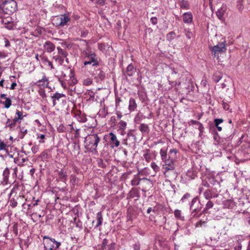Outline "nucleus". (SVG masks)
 Instances as JSON below:
<instances>
[{
  "label": "nucleus",
  "mask_w": 250,
  "mask_h": 250,
  "mask_svg": "<svg viewBox=\"0 0 250 250\" xmlns=\"http://www.w3.org/2000/svg\"><path fill=\"white\" fill-rule=\"evenodd\" d=\"M107 243V240L106 239H104L102 243V246L103 247H105Z\"/></svg>",
  "instance_id": "nucleus-47"
},
{
  "label": "nucleus",
  "mask_w": 250,
  "mask_h": 250,
  "mask_svg": "<svg viewBox=\"0 0 250 250\" xmlns=\"http://www.w3.org/2000/svg\"><path fill=\"white\" fill-rule=\"evenodd\" d=\"M53 59H55L56 61H57L58 60L60 59L59 58L57 57H54Z\"/></svg>",
  "instance_id": "nucleus-58"
},
{
  "label": "nucleus",
  "mask_w": 250,
  "mask_h": 250,
  "mask_svg": "<svg viewBox=\"0 0 250 250\" xmlns=\"http://www.w3.org/2000/svg\"><path fill=\"white\" fill-rule=\"evenodd\" d=\"M217 127V130L219 131H221L222 130V127L221 126H219V125L218 126H216Z\"/></svg>",
  "instance_id": "nucleus-53"
},
{
  "label": "nucleus",
  "mask_w": 250,
  "mask_h": 250,
  "mask_svg": "<svg viewBox=\"0 0 250 250\" xmlns=\"http://www.w3.org/2000/svg\"><path fill=\"white\" fill-rule=\"evenodd\" d=\"M3 104L5 108H8L11 105V100L9 98H5V101L3 102Z\"/></svg>",
  "instance_id": "nucleus-21"
},
{
  "label": "nucleus",
  "mask_w": 250,
  "mask_h": 250,
  "mask_svg": "<svg viewBox=\"0 0 250 250\" xmlns=\"http://www.w3.org/2000/svg\"><path fill=\"white\" fill-rule=\"evenodd\" d=\"M65 97V95L63 94H61L59 93H56L52 97V99H53V105L55 106L56 103V100H59L62 97Z\"/></svg>",
  "instance_id": "nucleus-14"
},
{
  "label": "nucleus",
  "mask_w": 250,
  "mask_h": 250,
  "mask_svg": "<svg viewBox=\"0 0 250 250\" xmlns=\"http://www.w3.org/2000/svg\"><path fill=\"white\" fill-rule=\"evenodd\" d=\"M70 77L71 79V82L70 83V84L71 85L75 84L77 83V81L75 78L73 77V73L72 72V70H70Z\"/></svg>",
  "instance_id": "nucleus-19"
},
{
  "label": "nucleus",
  "mask_w": 250,
  "mask_h": 250,
  "mask_svg": "<svg viewBox=\"0 0 250 250\" xmlns=\"http://www.w3.org/2000/svg\"><path fill=\"white\" fill-rule=\"evenodd\" d=\"M100 141L97 134H92L87 136L84 140L85 148L91 151H96L98 143Z\"/></svg>",
  "instance_id": "nucleus-1"
},
{
  "label": "nucleus",
  "mask_w": 250,
  "mask_h": 250,
  "mask_svg": "<svg viewBox=\"0 0 250 250\" xmlns=\"http://www.w3.org/2000/svg\"><path fill=\"white\" fill-rule=\"evenodd\" d=\"M211 51L214 56L217 58L219 57V55L223 53L226 52L227 48L226 46V42H223L217 44L214 46L210 47Z\"/></svg>",
  "instance_id": "nucleus-4"
},
{
  "label": "nucleus",
  "mask_w": 250,
  "mask_h": 250,
  "mask_svg": "<svg viewBox=\"0 0 250 250\" xmlns=\"http://www.w3.org/2000/svg\"><path fill=\"white\" fill-rule=\"evenodd\" d=\"M36 59L38 60V55L36 56Z\"/></svg>",
  "instance_id": "nucleus-62"
},
{
  "label": "nucleus",
  "mask_w": 250,
  "mask_h": 250,
  "mask_svg": "<svg viewBox=\"0 0 250 250\" xmlns=\"http://www.w3.org/2000/svg\"><path fill=\"white\" fill-rule=\"evenodd\" d=\"M141 130H146V129L147 128V126L144 124L141 125Z\"/></svg>",
  "instance_id": "nucleus-49"
},
{
  "label": "nucleus",
  "mask_w": 250,
  "mask_h": 250,
  "mask_svg": "<svg viewBox=\"0 0 250 250\" xmlns=\"http://www.w3.org/2000/svg\"><path fill=\"white\" fill-rule=\"evenodd\" d=\"M0 98L5 99V98H7V97H6V95L5 94H2L0 95Z\"/></svg>",
  "instance_id": "nucleus-51"
},
{
  "label": "nucleus",
  "mask_w": 250,
  "mask_h": 250,
  "mask_svg": "<svg viewBox=\"0 0 250 250\" xmlns=\"http://www.w3.org/2000/svg\"><path fill=\"white\" fill-rule=\"evenodd\" d=\"M117 116L119 119H121L122 117V115L121 114H117Z\"/></svg>",
  "instance_id": "nucleus-54"
},
{
  "label": "nucleus",
  "mask_w": 250,
  "mask_h": 250,
  "mask_svg": "<svg viewBox=\"0 0 250 250\" xmlns=\"http://www.w3.org/2000/svg\"><path fill=\"white\" fill-rule=\"evenodd\" d=\"M198 125H199L198 128H199V131H200V132H202L203 131V129H204V127H203V125L200 123H198Z\"/></svg>",
  "instance_id": "nucleus-40"
},
{
  "label": "nucleus",
  "mask_w": 250,
  "mask_h": 250,
  "mask_svg": "<svg viewBox=\"0 0 250 250\" xmlns=\"http://www.w3.org/2000/svg\"><path fill=\"white\" fill-rule=\"evenodd\" d=\"M57 50L58 51V54L60 55H62V57L65 58L66 57L67 53L64 51H63L61 47H58Z\"/></svg>",
  "instance_id": "nucleus-22"
},
{
  "label": "nucleus",
  "mask_w": 250,
  "mask_h": 250,
  "mask_svg": "<svg viewBox=\"0 0 250 250\" xmlns=\"http://www.w3.org/2000/svg\"><path fill=\"white\" fill-rule=\"evenodd\" d=\"M223 122L222 119H216L214 120L215 124L216 126H218L220 124Z\"/></svg>",
  "instance_id": "nucleus-32"
},
{
  "label": "nucleus",
  "mask_w": 250,
  "mask_h": 250,
  "mask_svg": "<svg viewBox=\"0 0 250 250\" xmlns=\"http://www.w3.org/2000/svg\"><path fill=\"white\" fill-rule=\"evenodd\" d=\"M2 22L4 24L6 25V24H8L9 23L11 22L12 21H9L8 18H6V19H4L2 20Z\"/></svg>",
  "instance_id": "nucleus-39"
},
{
  "label": "nucleus",
  "mask_w": 250,
  "mask_h": 250,
  "mask_svg": "<svg viewBox=\"0 0 250 250\" xmlns=\"http://www.w3.org/2000/svg\"><path fill=\"white\" fill-rule=\"evenodd\" d=\"M151 167L155 172H157L159 170V167L154 162H152L151 163Z\"/></svg>",
  "instance_id": "nucleus-24"
},
{
  "label": "nucleus",
  "mask_w": 250,
  "mask_h": 250,
  "mask_svg": "<svg viewBox=\"0 0 250 250\" xmlns=\"http://www.w3.org/2000/svg\"><path fill=\"white\" fill-rule=\"evenodd\" d=\"M177 153L176 149H171L169 152V158L174 160L176 158Z\"/></svg>",
  "instance_id": "nucleus-18"
},
{
  "label": "nucleus",
  "mask_w": 250,
  "mask_h": 250,
  "mask_svg": "<svg viewBox=\"0 0 250 250\" xmlns=\"http://www.w3.org/2000/svg\"><path fill=\"white\" fill-rule=\"evenodd\" d=\"M48 83V80L45 76H44L41 80H39L37 82L38 85L42 88L47 87Z\"/></svg>",
  "instance_id": "nucleus-11"
},
{
  "label": "nucleus",
  "mask_w": 250,
  "mask_h": 250,
  "mask_svg": "<svg viewBox=\"0 0 250 250\" xmlns=\"http://www.w3.org/2000/svg\"><path fill=\"white\" fill-rule=\"evenodd\" d=\"M108 135L110 137V142L111 147L114 148V147L119 146L120 145V141L117 139L116 136L112 132L109 133Z\"/></svg>",
  "instance_id": "nucleus-9"
},
{
  "label": "nucleus",
  "mask_w": 250,
  "mask_h": 250,
  "mask_svg": "<svg viewBox=\"0 0 250 250\" xmlns=\"http://www.w3.org/2000/svg\"><path fill=\"white\" fill-rule=\"evenodd\" d=\"M119 128H120V129H121L122 130H124L125 129V128H126V123L125 122V121H121L119 123Z\"/></svg>",
  "instance_id": "nucleus-23"
},
{
  "label": "nucleus",
  "mask_w": 250,
  "mask_h": 250,
  "mask_svg": "<svg viewBox=\"0 0 250 250\" xmlns=\"http://www.w3.org/2000/svg\"><path fill=\"white\" fill-rule=\"evenodd\" d=\"M221 76L220 75H217V74L214 75L213 77V80L216 83L220 81V80L221 79Z\"/></svg>",
  "instance_id": "nucleus-30"
},
{
  "label": "nucleus",
  "mask_w": 250,
  "mask_h": 250,
  "mask_svg": "<svg viewBox=\"0 0 250 250\" xmlns=\"http://www.w3.org/2000/svg\"><path fill=\"white\" fill-rule=\"evenodd\" d=\"M115 244H111L109 245L108 250H114Z\"/></svg>",
  "instance_id": "nucleus-43"
},
{
  "label": "nucleus",
  "mask_w": 250,
  "mask_h": 250,
  "mask_svg": "<svg viewBox=\"0 0 250 250\" xmlns=\"http://www.w3.org/2000/svg\"><path fill=\"white\" fill-rule=\"evenodd\" d=\"M174 214L175 217L181 221L184 220V217L182 214V211L179 209H175L174 211Z\"/></svg>",
  "instance_id": "nucleus-15"
},
{
  "label": "nucleus",
  "mask_w": 250,
  "mask_h": 250,
  "mask_svg": "<svg viewBox=\"0 0 250 250\" xmlns=\"http://www.w3.org/2000/svg\"><path fill=\"white\" fill-rule=\"evenodd\" d=\"M190 122L193 125H194V124H198V123H199L198 122H197L196 121H194V120H191Z\"/></svg>",
  "instance_id": "nucleus-50"
},
{
  "label": "nucleus",
  "mask_w": 250,
  "mask_h": 250,
  "mask_svg": "<svg viewBox=\"0 0 250 250\" xmlns=\"http://www.w3.org/2000/svg\"><path fill=\"white\" fill-rule=\"evenodd\" d=\"M7 56V54L5 52H4V51L0 52V59H4V58H6Z\"/></svg>",
  "instance_id": "nucleus-34"
},
{
  "label": "nucleus",
  "mask_w": 250,
  "mask_h": 250,
  "mask_svg": "<svg viewBox=\"0 0 250 250\" xmlns=\"http://www.w3.org/2000/svg\"><path fill=\"white\" fill-rule=\"evenodd\" d=\"M10 205L13 208H15L17 205V202L15 199H11L10 201Z\"/></svg>",
  "instance_id": "nucleus-31"
},
{
  "label": "nucleus",
  "mask_w": 250,
  "mask_h": 250,
  "mask_svg": "<svg viewBox=\"0 0 250 250\" xmlns=\"http://www.w3.org/2000/svg\"><path fill=\"white\" fill-rule=\"evenodd\" d=\"M16 115L13 121V123H10V120L8 119V121L6 123V125L9 126L10 127H12L15 125L16 122L20 123L21 121L23 119L24 117L26 116V114L23 115V112L20 111L19 110H17L16 111Z\"/></svg>",
  "instance_id": "nucleus-6"
},
{
  "label": "nucleus",
  "mask_w": 250,
  "mask_h": 250,
  "mask_svg": "<svg viewBox=\"0 0 250 250\" xmlns=\"http://www.w3.org/2000/svg\"><path fill=\"white\" fill-rule=\"evenodd\" d=\"M13 192H14V189H12L11 192V194H12Z\"/></svg>",
  "instance_id": "nucleus-61"
},
{
  "label": "nucleus",
  "mask_w": 250,
  "mask_h": 250,
  "mask_svg": "<svg viewBox=\"0 0 250 250\" xmlns=\"http://www.w3.org/2000/svg\"><path fill=\"white\" fill-rule=\"evenodd\" d=\"M3 82H4V80H2L0 81V86H1V87L3 86Z\"/></svg>",
  "instance_id": "nucleus-52"
},
{
  "label": "nucleus",
  "mask_w": 250,
  "mask_h": 250,
  "mask_svg": "<svg viewBox=\"0 0 250 250\" xmlns=\"http://www.w3.org/2000/svg\"><path fill=\"white\" fill-rule=\"evenodd\" d=\"M0 149L6 150V146L3 142H0Z\"/></svg>",
  "instance_id": "nucleus-33"
},
{
  "label": "nucleus",
  "mask_w": 250,
  "mask_h": 250,
  "mask_svg": "<svg viewBox=\"0 0 250 250\" xmlns=\"http://www.w3.org/2000/svg\"><path fill=\"white\" fill-rule=\"evenodd\" d=\"M97 219L98 221V223L96 225V227H98V226L101 225L102 224L103 217L101 212H99L97 213Z\"/></svg>",
  "instance_id": "nucleus-17"
},
{
  "label": "nucleus",
  "mask_w": 250,
  "mask_h": 250,
  "mask_svg": "<svg viewBox=\"0 0 250 250\" xmlns=\"http://www.w3.org/2000/svg\"><path fill=\"white\" fill-rule=\"evenodd\" d=\"M151 22L154 25H155L157 23V19L156 17H152L150 19Z\"/></svg>",
  "instance_id": "nucleus-36"
},
{
  "label": "nucleus",
  "mask_w": 250,
  "mask_h": 250,
  "mask_svg": "<svg viewBox=\"0 0 250 250\" xmlns=\"http://www.w3.org/2000/svg\"><path fill=\"white\" fill-rule=\"evenodd\" d=\"M38 138H40L41 139V141H39L40 143H43L44 141L43 140L45 138V136L43 134H41L40 135L38 136Z\"/></svg>",
  "instance_id": "nucleus-37"
},
{
  "label": "nucleus",
  "mask_w": 250,
  "mask_h": 250,
  "mask_svg": "<svg viewBox=\"0 0 250 250\" xmlns=\"http://www.w3.org/2000/svg\"><path fill=\"white\" fill-rule=\"evenodd\" d=\"M151 208H148L147 209V213H150V212H151Z\"/></svg>",
  "instance_id": "nucleus-55"
},
{
  "label": "nucleus",
  "mask_w": 250,
  "mask_h": 250,
  "mask_svg": "<svg viewBox=\"0 0 250 250\" xmlns=\"http://www.w3.org/2000/svg\"><path fill=\"white\" fill-rule=\"evenodd\" d=\"M161 158L163 161L167 159V150L164 148H162L160 152Z\"/></svg>",
  "instance_id": "nucleus-20"
},
{
  "label": "nucleus",
  "mask_w": 250,
  "mask_h": 250,
  "mask_svg": "<svg viewBox=\"0 0 250 250\" xmlns=\"http://www.w3.org/2000/svg\"><path fill=\"white\" fill-rule=\"evenodd\" d=\"M183 21L185 23L190 24L192 22L193 16L191 12L184 13L183 15Z\"/></svg>",
  "instance_id": "nucleus-10"
},
{
  "label": "nucleus",
  "mask_w": 250,
  "mask_h": 250,
  "mask_svg": "<svg viewBox=\"0 0 250 250\" xmlns=\"http://www.w3.org/2000/svg\"><path fill=\"white\" fill-rule=\"evenodd\" d=\"M98 63V59L94 53H91L88 55L86 57V60L84 62V64L85 65L92 64V65L94 66L97 65Z\"/></svg>",
  "instance_id": "nucleus-8"
},
{
  "label": "nucleus",
  "mask_w": 250,
  "mask_h": 250,
  "mask_svg": "<svg viewBox=\"0 0 250 250\" xmlns=\"http://www.w3.org/2000/svg\"><path fill=\"white\" fill-rule=\"evenodd\" d=\"M92 80L90 78H87L83 81V84L85 85H90L92 83Z\"/></svg>",
  "instance_id": "nucleus-29"
},
{
  "label": "nucleus",
  "mask_w": 250,
  "mask_h": 250,
  "mask_svg": "<svg viewBox=\"0 0 250 250\" xmlns=\"http://www.w3.org/2000/svg\"><path fill=\"white\" fill-rule=\"evenodd\" d=\"M46 62L47 63V65L51 67V69L53 68V66L52 63V62L48 60L46 61Z\"/></svg>",
  "instance_id": "nucleus-44"
},
{
  "label": "nucleus",
  "mask_w": 250,
  "mask_h": 250,
  "mask_svg": "<svg viewBox=\"0 0 250 250\" xmlns=\"http://www.w3.org/2000/svg\"><path fill=\"white\" fill-rule=\"evenodd\" d=\"M135 249L136 250H139V248L138 247V246H135Z\"/></svg>",
  "instance_id": "nucleus-59"
},
{
  "label": "nucleus",
  "mask_w": 250,
  "mask_h": 250,
  "mask_svg": "<svg viewBox=\"0 0 250 250\" xmlns=\"http://www.w3.org/2000/svg\"><path fill=\"white\" fill-rule=\"evenodd\" d=\"M59 82L61 84V85L63 89H67V85L66 84L65 82L63 80H59Z\"/></svg>",
  "instance_id": "nucleus-28"
},
{
  "label": "nucleus",
  "mask_w": 250,
  "mask_h": 250,
  "mask_svg": "<svg viewBox=\"0 0 250 250\" xmlns=\"http://www.w3.org/2000/svg\"><path fill=\"white\" fill-rule=\"evenodd\" d=\"M213 206V204L212 202L208 201L207 204H206V208L209 209L211 208Z\"/></svg>",
  "instance_id": "nucleus-35"
},
{
  "label": "nucleus",
  "mask_w": 250,
  "mask_h": 250,
  "mask_svg": "<svg viewBox=\"0 0 250 250\" xmlns=\"http://www.w3.org/2000/svg\"><path fill=\"white\" fill-rule=\"evenodd\" d=\"M203 223H204V222H202L201 221H199L196 223V227H201Z\"/></svg>",
  "instance_id": "nucleus-48"
},
{
  "label": "nucleus",
  "mask_w": 250,
  "mask_h": 250,
  "mask_svg": "<svg viewBox=\"0 0 250 250\" xmlns=\"http://www.w3.org/2000/svg\"><path fill=\"white\" fill-rule=\"evenodd\" d=\"M144 158L145 159V160L147 161V162H149L151 159V155L150 154L148 153V151H147L146 152L144 155Z\"/></svg>",
  "instance_id": "nucleus-25"
},
{
  "label": "nucleus",
  "mask_w": 250,
  "mask_h": 250,
  "mask_svg": "<svg viewBox=\"0 0 250 250\" xmlns=\"http://www.w3.org/2000/svg\"><path fill=\"white\" fill-rule=\"evenodd\" d=\"M70 20V18L68 15H61L54 18L53 23L58 26H63L66 25Z\"/></svg>",
  "instance_id": "nucleus-5"
},
{
  "label": "nucleus",
  "mask_w": 250,
  "mask_h": 250,
  "mask_svg": "<svg viewBox=\"0 0 250 250\" xmlns=\"http://www.w3.org/2000/svg\"><path fill=\"white\" fill-rule=\"evenodd\" d=\"M196 201H197V199L194 198L192 201V203L193 204V203L195 202Z\"/></svg>",
  "instance_id": "nucleus-57"
},
{
  "label": "nucleus",
  "mask_w": 250,
  "mask_h": 250,
  "mask_svg": "<svg viewBox=\"0 0 250 250\" xmlns=\"http://www.w3.org/2000/svg\"><path fill=\"white\" fill-rule=\"evenodd\" d=\"M37 205V203H35V204H34V206H35V205Z\"/></svg>",
  "instance_id": "nucleus-64"
},
{
  "label": "nucleus",
  "mask_w": 250,
  "mask_h": 250,
  "mask_svg": "<svg viewBox=\"0 0 250 250\" xmlns=\"http://www.w3.org/2000/svg\"><path fill=\"white\" fill-rule=\"evenodd\" d=\"M186 36L188 39H190L192 36V33L189 31H187Z\"/></svg>",
  "instance_id": "nucleus-38"
},
{
  "label": "nucleus",
  "mask_w": 250,
  "mask_h": 250,
  "mask_svg": "<svg viewBox=\"0 0 250 250\" xmlns=\"http://www.w3.org/2000/svg\"><path fill=\"white\" fill-rule=\"evenodd\" d=\"M86 34V33H83V34L82 35L83 37H84Z\"/></svg>",
  "instance_id": "nucleus-60"
},
{
  "label": "nucleus",
  "mask_w": 250,
  "mask_h": 250,
  "mask_svg": "<svg viewBox=\"0 0 250 250\" xmlns=\"http://www.w3.org/2000/svg\"><path fill=\"white\" fill-rule=\"evenodd\" d=\"M43 46L45 50L49 53L53 52L55 48V46L50 42H46Z\"/></svg>",
  "instance_id": "nucleus-12"
},
{
  "label": "nucleus",
  "mask_w": 250,
  "mask_h": 250,
  "mask_svg": "<svg viewBox=\"0 0 250 250\" xmlns=\"http://www.w3.org/2000/svg\"><path fill=\"white\" fill-rule=\"evenodd\" d=\"M190 196V195L188 194V193H186L183 196V197L181 199V201H184V200L185 199H187V198H188Z\"/></svg>",
  "instance_id": "nucleus-42"
},
{
  "label": "nucleus",
  "mask_w": 250,
  "mask_h": 250,
  "mask_svg": "<svg viewBox=\"0 0 250 250\" xmlns=\"http://www.w3.org/2000/svg\"><path fill=\"white\" fill-rule=\"evenodd\" d=\"M43 243L44 248L46 250H52L54 249L58 248L61 243L56 241L54 239L50 238L47 236L43 237Z\"/></svg>",
  "instance_id": "nucleus-3"
},
{
  "label": "nucleus",
  "mask_w": 250,
  "mask_h": 250,
  "mask_svg": "<svg viewBox=\"0 0 250 250\" xmlns=\"http://www.w3.org/2000/svg\"><path fill=\"white\" fill-rule=\"evenodd\" d=\"M217 15L220 19H221L223 17V14L221 13V12L220 11H218L217 12Z\"/></svg>",
  "instance_id": "nucleus-45"
},
{
  "label": "nucleus",
  "mask_w": 250,
  "mask_h": 250,
  "mask_svg": "<svg viewBox=\"0 0 250 250\" xmlns=\"http://www.w3.org/2000/svg\"><path fill=\"white\" fill-rule=\"evenodd\" d=\"M38 146H34L32 147V151L35 153L38 151Z\"/></svg>",
  "instance_id": "nucleus-41"
},
{
  "label": "nucleus",
  "mask_w": 250,
  "mask_h": 250,
  "mask_svg": "<svg viewBox=\"0 0 250 250\" xmlns=\"http://www.w3.org/2000/svg\"><path fill=\"white\" fill-rule=\"evenodd\" d=\"M15 26V24L14 22H11L5 25V27L8 29H12Z\"/></svg>",
  "instance_id": "nucleus-26"
},
{
  "label": "nucleus",
  "mask_w": 250,
  "mask_h": 250,
  "mask_svg": "<svg viewBox=\"0 0 250 250\" xmlns=\"http://www.w3.org/2000/svg\"><path fill=\"white\" fill-rule=\"evenodd\" d=\"M30 173L33 174L35 172V170H34V169H32L30 170Z\"/></svg>",
  "instance_id": "nucleus-56"
},
{
  "label": "nucleus",
  "mask_w": 250,
  "mask_h": 250,
  "mask_svg": "<svg viewBox=\"0 0 250 250\" xmlns=\"http://www.w3.org/2000/svg\"><path fill=\"white\" fill-rule=\"evenodd\" d=\"M1 7L3 10L9 14L16 11L17 9V3L14 0H4Z\"/></svg>",
  "instance_id": "nucleus-2"
},
{
  "label": "nucleus",
  "mask_w": 250,
  "mask_h": 250,
  "mask_svg": "<svg viewBox=\"0 0 250 250\" xmlns=\"http://www.w3.org/2000/svg\"><path fill=\"white\" fill-rule=\"evenodd\" d=\"M134 72H135V70H134V66L131 64H129L127 66V69H126L127 74L129 76H131L133 75Z\"/></svg>",
  "instance_id": "nucleus-16"
},
{
  "label": "nucleus",
  "mask_w": 250,
  "mask_h": 250,
  "mask_svg": "<svg viewBox=\"0 0 250 250\" xmlns=\"http://www.w3.org/2000/svg\"><path fill=\"white\" fill-rule=\"evenodd\" d=\"M169 83V84H171V85H172V83Z\"/></svg>",
  "instance_id": "nucleus-63"
},
{
  "label": "nucleus",
  "mask_w": 250,
  "mask_h": 250,
  "mask_svg": "<svg viewBox=\"0 0 250 250\" xmlns=\"http://www.w3.org/2000/svg\"><path fill=\"white\" fill-rule=\"evenodd\" d=\"M137 107V104L134 99L131 98L129 101L128 109L130 112L134 111Z\"/></svg>",
  "instance_id": "nucleus-13"
},
{
  "label": "nucleus",
  "mask_w": 250,
  "mask_h": 250,
  "mask_svg": "<svg viewBox=\"0 0 250 250\" xmlns=\"http://www.w3.org/2000/svg\"><path fill=\"white\" fill-rule=\"evenodd\" d=\"M164 164L163 165V169L165 170L164 173L169 170H174L175 168V164L174 163V160L172 159H167L163 161Z\"/></svg>",
  "instance_id": "nucleus-7"
},
{
  "label": "nucleus",
  "mask_w": 250,
  "mask_h": 250,
  "mask_svg": "<svg viewBox=\"0 0 250 250\" xmlns=\"http://www.w3.org/2000/svg\"><path fill=\"white\" fill-rule=\"evenodd\" d=\"M16 85H17V83L15 82L11 84V85L10 87V89H11V90L14 89L15 88V87L16 86Z\"/></svg>",
  "instance_id": "nucleus-46"
},
{
  "label": "nucleus",
  "mask_w": 250,
  "mask_h": 250,
  "mask_svg": "<svg viewBox=\"0 0 250 250\" xmlns=\"http://www.w3.org/2000/svg\"><path fill=\"white\" fill-rule=\"evenodd\" d=\"M181 7L183 8L188 9V3L186 1L182 0L181 2Z\"/></svg>",
  "instance_id": "nucleus-27"
}]
</instances>
